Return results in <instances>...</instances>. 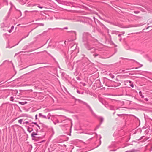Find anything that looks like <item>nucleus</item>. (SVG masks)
<instances>
[{
    "label": "nucleus",
    "instance_id": "1",
    "mask_svg": "<svg viewBox=\"0 0 152 152\" xmlns=\"http://www.w3.org/2000/svg\"><path fill=\"white\" fill-rule=\"evenodd\" d=\"M82 41L84 42L85 47L88 50H91L94 48V45L88 42V41L91 37L90 34L88 32H84L83 35Z\"/></svg>",
    "mask_w": 152,
    "mask_h": 152
},
{
    "label": "nucleus",
    "instance_id": "2",
    "mask_svg": "<svg viewBox=\"0 0 152 152\" xmlns=\"http://www.w3.org/2000/svg\"><path fill=\"white\" fill-rule=\"evenodd\" d=\"M97 22L99 23V25L101 26L102 28H104L106 29L107 30V33H109V30L102 23H101L99 21L98 19H96Z\"/></svg>",
    "mask_w": 152,
    "mask_h": 152
},
{
    "label": "nucleus",
    "instance_id": "3",
    "mask_svg": "<svg viewBox=\"0 0 152 152\" xmlns=\"http://www.w3.org/2000/svg\"><path fill=\"white\" fill-rule=\"evenodd\" d=\"M77 46V45H73L71 47V50L72 51L75 50L76 49Z\"/></svg>",
    "mask_w": 152,
    "mask_h": 152
},
{
    "label": "nucleus",
    "instance_id": "4",
    "mask_svg": "<svg viewBox=\"0 0 152 152\" xmlns=\"http://www.w3.org/2000/svg\"><path fill=\"white\" fill-rule=\"evenodd\" d=\"M29 35V33H28V34L26 36H25L23 37L19 41V42L17 44L11 47L10 48H12V47H13V46L17 45L23 39L26 38Z\"/></svg>",
    "mask_w": 152,
    "mask_h": 152
},
{
    "label": "nucleus",
    "instance_id": "5",
    "mask_svg": "<svg viewBox=\"0 0 152 152\" xmlns=\"http://www.w3.org/2000/svg\"><path fill=\"white\" fill-rule=\"evenodd\" d=\"M83 103L85 104L86 106L89 109L91 108V107L86 102H83Z\"/></svg>",
    "mask_w": 152,
    "mask_h": 152
},
{
    "label": "nucleus",
    "instance_id": "6",
    "mask_svg": "<svg viewBox=\"0 0 152 152\" xmlns=\"http://www.w3.org/2000/svg\"><path fill=\"white\" fill-rule=\"evenodd\" d=\"M83 103L85 104L86 106L89 109L91 108V107L86 102H83Z\"/></svg>",
    "mask_w": 152,
    "mask_h": 152
},
{
    "label": "nucleus",
    "instance_id": "7",
    "mask_svg": "<svg viewBox=\"0 0 152 152\" xmlns=\"http://www.w3.org/2000/svg\"><path fill=\"white\" fill-rule=\"evenodd\" d=\"M99 101L101 103H102V104L104 105L105 104H104V100H103V99H102V98H99Z\"/></svg>",
    "mask_w": 152,
    "mask_h": 152
},
{
    "label": "nucleus",
    "instance_id": "8",
    "mask_svg": "<svg viewBox=\"0 0 152 152\" xmlns=\"http://www.w3.org/2000/svg\"><path fill=\"white\" fill-rule=\"evenodd\" d=\"M32 137V140H34L35 141H38V139L37 140V137L35 136V135L34 136V137Z\"/></svg>",
    "mask_w": 152,
    "mask_h": 152
},
{
    "label": "nucleus",
    "instance_id": "9",
    "mask_svg": "<svg viewBox=\"0 0 152 152\" xmlns=\"http://www.w3.org/2000/svg\"><path fill=\"white\" fill-rule=\"evenodd\" d=\"M119 32L118 31H113L112 32V34H117L118 33H119Z\"/></svg>",
    "mask_w": 152,
    "mask_h": 152
},
{
    "label": "nucleus",
    "instance_id": "10",
    "mask_svg": "<svg viewBox=\"0 0 152 152\" xmlns=\"http://www.w3.org/2000/svg\"><path fill=\"white\" fill-rule=\"evenodd\" d=\"M27 102H19V103L20 104H22V105H23L25 104H26L27 103Z\"/></svg>",
    "mask_w": 152,
    "mask_h": 152
},
{
    "label": "nucleus",
    "instance_id": "11",
    "mask_svg": "<svg viewBox=\"0 0 152 152\" xmlns=\"http://www.w3.org/2000/svg\"><path fill=\"white\" fill-rule=\"evenodd\" d=\"M137 151V150L134 149H132L131 150L125 152H135Z\"/></svg>",
    "mask_w": 152,
    "mask_h": 152
},
{
    "label": "nucleus",
    "instance_id": "12",
    "mask_svg": "<svg viewBox=\"0 0 152 152\" xmlns=\"http://www.w3.org/2000/svg\"><path fill=\"white\" fill-rule=\"evenodd\" d=\"M99 119L100 120V124H101L103 122V120H104V118L102 117H100L99 118Z\"/></svg>",
    "mask_w": 152,
    "mask_h": 152
},
{
    "label": "nucleus",
    "instance_id": "13",
    "mask_svg": "<svg viewBox=\"0 0 152 152\" xmlns=\"http://www.w3.org/2000/svg\"><path fill=\"white\" fill-rule=\"evenodd\" d=\"M37 139L38 140L37 141H40L41 139H42V138H43V137H42V136H41V137H37Z\"/></svg>",
    "mask_w": 152,
    "mask_h": 152
},
{
    "label": "nucleus",
    "instance_id": "14",
    "mask_svg": "<svg viewBox=\"0 0 152 152\" xmlns=\"http://www.w3.org/2000/svg\"><path fill=\"white\" fill-rule=\"evenodd\" d=\"M37 134L36 133H35V132H34L31 134V137H34V135H37Z\"/></svg>",
    "mask_w": 152,
    "mask_h": 152
},
{
    "label": "nucleus",
    "instance_id": "15",
    "mask_svg": "<svg viewBox=\"0 0 152 152\" xmlns=\"http://www.w3.org/2000/svg\"><path fill=\"white\" fill-rule=\"evenodd\" d=\"M139 94L140 96H141L142 98H144V96L142 95L141 91H140L139 92Z\"/></svg>",
    "mask_w": 152,
    "mask_h": 152
},
{
    "label": "nucleus",
    "instance_id": "16",
    "mask_svg": "<svg viewBox=\"0 0 152 152\" xmlns=\"http://www.w3.org/2000/svg\"><path fill=\"white\" fill-rule=\"evenodd\" d=\"M121 85L120 83H116L115 84V86L116 87L118 86Z\"/></svg>",
    "mask_w": 152,
    "mask_h": 152
},
{
    "label": "nucleus",
    "instance_id": "17",
    "mask_svg": "<svg viewBox=\"0 0 152 152\" xmlns=\"http://www.w3.org/2000/svg\"><path fill=\"white\" fill-rule=\"evenodd\" d=\"M38 12V11H37V10L32 11H28L26 10L25 11V12L26 13V12Z\"/></svg>",
    "mask_w": 152,
    "mask_h": 152
},
{
    "label": "nucleus",
    "instance_id": "18",
    "mask_svg": "<svg viewBox=\"0 0 152 152\" xmlns=\"http://www.w3.org/2000/svg\"><path fill=\"white\" fill-rule=\"evenodd\" d=\"M32 124H35V125H36L37 126H38V127L39 128V129H40V126H39V125L38 124H37V122H32Z\"/></svg>",
    "mask_w": 152,
    "mask_h": 152
},
{
    "label": "nucleus",
    "instance_id": "19",
    "mask_svg": "<svg viewBox=\"0 0 152 152\" xmlns=\"http://www.w3.org/2000/svg\"><path fill=\"white\" fill-rule=\"evenodd\" d=\"M75 100H77L78 101H79V102L80 103H83V102H84V101H83L79 99H75Z\"/></svg>",
    "mask_w": 152,
    "mask_h": 152
},
{
    "label": "nucleus",
    "instance_id": "20",
    "mask_svg": "<svg viewBox=\"0 0 152 152\" xmlns=\"http://www.w3.org/2000/svg\"><path fill=\"white\" fill-rule=\"evenodd\" d=\"M14 97L13 96H11L10 98V100L11 101H14Z\"/></svg>",
    "mask_w": 152,
    "mask_h": 152
},
{
    "label": "nucleus",
    "instance_id": "21",
    "mask_svg": "<svg viewBox=\"0 0 152 152\" xmlns=\"http://www.w3.org/2000/svg\"><path fill=\"white\" fill-rule=\"evenodd\" d=\"M29 45H26L24 47V49L23 50H26V49L28 48L29 47Z\"/></svg>",
    "mask_w": 152,
    "mask_h": 152
},
{
    "label": "nucleus",
    "instance_id": "22",
    "mask_svg": "<svg viewBox=\"0 0 152 152\" xmlns=\"http://www.w3.org/2000/svg\"><path fill=\"white\" fill-rule=\"evenodd\" d=\"M23 119H20L18 121V122L19 123H20V124H21L22 123V122L23 121Z\"/></svg>",
    "mask_w": 152,
    "mask_h": 152
},
{
    "label": "nucleus",
    "instance_id": "23",
    "mask_svg": "<svg viewBox=\"0 0 152 152\" xmlns=\"http://www.w3.org/2000/svg\"><path fill=\"white\" fill-rule=\"evenodd\" d=\"M126 59L128 60H132V61H134L136 62L137 63H138V62L132 59Z\"/></svg>",
    "mask_w": 152,
    "mask_h": 152
},
{
    "label": "nucleus",
    "instance_id": "24",
    "mask_svg": "<svg viewBox=\"0 0 152 152\" xmlns=\"http://www.w3.org/2000/svg\"><path fill=\"white\" fill-rule=\"evenodd\" d=\"M93 55L94 56V57H96V56H99V54H96V53H95V54H94Z\"/></svg>",
    "mask_w": 152,
    "mask_h": 152
},
{
    "label": "nucleus",
    "instance_id": "25",
    "mask_svg": "<svg viewBox=\"0 0 152 152\" xmlns=\"http://www.w3.org/2000/svg\"><path fill=\"white\" fill-rule=\"evenodd\" d=\"M134 12L135 14H138L140 12L138 11H135Z\"/></svg>",
    "mask_w": 152,
    "mask_h": 152
},
{
    "label": "nucleus",
    "instance_id": "26",
    "mask_svg": "<svg viewBox=\"0 0 152 152\" xmlns=\"http://www.w3.org/2000/svg\"><path fill=\"white\" fill-rule=\"evenodd\" d=\"M30 129V128L29 127H28L27 128V130L29 133H30L31 132V131H30L29 130Z\"/></svg>",
    "mask_w": 152,
    "mask_h": 152
},
{
    "label": "nucleus",
    "instance_id": "27",
    "mask_svg": "<svg viewBox=\"0 0 152 152\" xmlns=\"http://www.w3.org/2000/svg\"><path fill=\"white\" fill-rule=\"evenodd\" d=\"M38 24L39 26H43L44 25V24L42 23H38Z\"/></svg>",
    "mask_w": 152,
    "mask_h": 152
},
{
    "label": "nucleus",
    "instance_id": "28",
    "mask_svg": "<svg viewBox=\"0 0 152 152\" xmlns=\"http://www.w3.org/2000/svg\"><path fill=\"white\" fill-rule=\"evenodd\" d=\"M89 110H90V111L91 112V113L92 114H93L94 113V112H93L92 109H91V107L89 109Z\"/></svg>",
    "mask_w": 152,
    "mask_h": 152
},
{
    "label": "nucleus",
    "instance_id": "29",
    "mask_svg": "<svg viewBox=\"0 0 152 152\" xmlns=\"http://www.w3.org/2000/svg\"><path fill=\"white\" fill-rule=\"evenodd\" d=\"M89 110H90V111L91 112V113L92 114H93L94 113V112H93L92 109H91V107L89 109Z\"/></svg>",
    "mask_w": 152,
    "mask_h": 152
},
{
    "label": "nucleus",
    "instance_id": "30",
    "mask_svg": "<svg viewBox=\"0 0 152 152\" xmlns=\"http://www.w3.org/2000/svg\"><path fill=\"white\" fill-rule=\"evenodd\" d=\"M71 32H72V33H74L75 34V35H76V33L75 31H70Z\"/></svg>",
    "mask_w": 152,
    "mask_h": 152
},
{
    "label": "nucleus",
    "instance_id": "31",
    "mask_svg": "<svg viewBox=\"0 0 152 152\" xmlns=\"http://www.w3.org/2000/svg\"><path fill=\"white\" fill-rule=\"evenodd\" d=\"M125 70H120L119 71H120V73H122V72H125Z\"/></svg>",
    "mask_w": 152,
    "mask_h": 152
},
{
    "label": "nucleus",
    "instance_id": "32",
    "mask_svg": "<svg viewBox=\"0 0 152 152\" xmlns=\"http://www.w3.org/2000/svg\"><path fill=\"white\" fill-rule=\"evenodd\" d=\"M39 116L40 117H42V116H43V115H42V114L41 113H39Z\"/></svg>",
    "mask_w": 152,
    "mask_h": 152
},
{
    "label": "nucleus",
    "instance_id": "33",
    "mask_svg": "<svg viewBox=\"0 0 152 152\" xmlns=\"http://www.w3.org/2000/svg\"><path fill=\"white\" fill-rule=\"evenodd\" d=\"M110 108L111 110H113V107L112 106H110Z\"/></svg>",
    "mask_w": 152,
    "mask_h": 152
},
{
    "label": "nucleus",
    "instance_id": "34",
    "mask_svg": "<svg viewBox=\"0 0 152 152\" xmlns=\"http://www.w3.org/2000/svg\"><path fill=\"white\" fill-rule=\"evenodd\" d=\"M29 123V122L28 121H26V122H24L23 123V124H28Z\"/></svg>",
    "mask_w": 152,
    "mask_h": 152
},
{
    "label": "nucleus",
    "instance_id": "35",
    "mask_svg": "<svg viewBox=\"0 0 152 152\" xmlns=\"http://www.w3.org/2000/svg\"><path fill=\"white\" fill-rule=\"evenodd\" d=\"M77 92L79 94H81V92L80 91H79L78 90H77Z\"/></svg>",
    "mask_w": 152,
    "mask_h": 152
},
{
    "label": "nucleus",
    "instance_id": "36",
    "mask_svg": "<svg viewBox=\"0 0 152 152\" xmlns=\"http://www.w3.org/2000/svg\"><path fill=\"white\" fill-rule=\"evenodd\" d=\"M38 7L40 8H41V9H42L43 8V7H42V6H40L39 5L38 6Z\"/></svg>",
    "mask_w": 152,
    "mask_h": 152
},
{
    "label": "nucleus",
    "instance_id": "37",
    "mask_svg": "<svg viewBox=\"0 0 152 152\" xmlns=\"http://www.w3.org/2000/svg\"><path fill=\"white\" fill-rule=\"evenodd\" d=\"M130 86L132 88H133L134 87V85L133 83L131 84Z\"/></svg>",
    "mask_w": 152,
    "mask_h": 152
},
{
    "label": "nucleus",
    "instance_id": "38",
    "mask_svg": "<svg viewBox=\"0 0 152 152\" xmlns=\"http://www.w3.org/2000/svg\"><path fill=\"white\" fill-rule=\"evenodd\" d=\"M42 117L44 118H47V116H46L45 115H43V116H42Z\"/></svg>",
    "mask_w": 152,
    "mask_h": 152
},
{
    "label": "nucleus",
    "instance_id": "39",
    "mask_svg": "<svg viewBox=\"0 0 152 152\" xmlns=\"http://www.w3.org/2000/svg\"><path fill=\"white\" fill-rule=\"evenodd\" d=\"M99 18L103 20H104V21H106V20H105L104 19H103L102 18H101L100 16H99Z\"/></svg>",
    "mask_w": 152,
    "mask_h": 152
},
{
    "label": "nucleus",
    "instance_id": "40",
    "mask_svg": "<svg viewBox=\"0 0 152 152\" xmlns=\"http://www.w3.org/2000/svg\"><path fill=\"white\" fill-rule=\"evenodd\" d=\"M93 19H94V21H95V23H96V21H95V20H96V19H95V17H94H94H93Z\"/></svg>",
    "mask_w": 152,
    "mask_h": 152
},
{
    "label": "nucleus",
    "instance_id": "41",
    "mask_svg": "<svg viewBox=\"0 0 152 152\" xmlns=\"http://www.w3.org/2000/svg\"><path fill=\"white\" fill-rule=\"evenodd\" d=\"M37 115L36 114L35 116V119H37Z\"/></svg>",
    "mask_w": 152,
    "mask_h": 152
},
{
    "label": "nucleus",
    "instance_id": "42",
    "mask_svg": "<svg viewBox=\"0 0 152 152\" xmlns=\"http://www.w3.org/2000/svg\"><path fill=\"white\" fill-rule=\"evenodd\" d=\"M8 31L10 33H11L12 31V30L11 29H10L8 30Z\"/></svg>",
    "mask_w": 152,
    "mask_h": 152
},
{
    "label": "nucleus",
    "instance_id": "43",
    "mask_svg": "<svg viewBox=\"0 0 152 152\" xmlns=\"http://www.w3.org/2000/svg\"><path fill=\"white\" fill-rule=\"evenodd\" d=\"M128 82H129V83H130V84H131V83H132V81H130V80H129V81H127V83H128Z\"/></svg>",
    "mask_w": 152,
    "mask_h": 152
},
{
    "label": "nucleus",
    "instance_id": "44",
    "mask_svg": "<svg viewBox=\"0 0 152 152\" xmlns=\"http://www.w3.org/2000/svg\"><path fill=\"white\" fill-rule=\"evenodd\" d=\"M14 28V27L13 26H12L11 27V29L12 30Z\"/></svg>",
    "mask_w": 152,
    "mask_h": 152
},
{
    "label": "nucleus",
    "instance_id": "45",
    "mask_svg": "<svg viewBox=\"0 0 152 152\" xmlns=\"http://www.w3.org/2000/svg\"><path fill=\"white\" fill-rule=\"evenodd\" d=\"M121 33H122V34H121L122 35H123L125 33V32L124 31L122 32Z\"/></svg>",
    "mask_w": 152,
    "mask_h": 152
},
{
    "label": "nucleus",
    "instance_id": "46",
    "mask_svg": "<svg viewBox=\"0 0 152 152\" xmlns=\"http://www.w3.org/2000/svg\"><path fill=\"white\" fill-rule=\"evenodd\" d=\"M77 79L78 80H80V77H77Z\"/></svg>",
    "mask_w": 152,
    "mask_h": 152
},
{
    "label": "nucleus",
    "instance_id": "47",
    "mask_svg": "<svg viewBox=\"0 0 152 152\" xmlns=\"http://www.w3.org/2000/svg\"><path fill=\"white\" fill-rule=\"evenodd\" d=\"M64 29H68V27H64Z\"/></svg>",
    "mask_w": 152,
    "mask_h": 152
},
{
    "label": "nucleus",
    "instance_id": "48",
    "mask_svg": "<svg viewBox=\"0 0 152 152\" xmlns=\"http://www.w3.org/2000/svg\"><path fill=\"white\" fill-rule=\"evenodd\" d=\"M111 77L112 78H113L114 77V75H112L111 76Z\"/></svg>",
    "mask_w": 152,
    "mask_h": 152
},
{
    "label": "nucleus",
    "instance_id": "49",
    "mask_svg": "<svg viewBox=\"0 0 152 152\" xmlns=\"http://www.w3.org/2000/svg\"><path fill=\"white\" fill-rule=\"evenodd\" d=\"M121 35H122V34H119L118 35V36L120 37Z\"/></svg>",
    "mask_w": 152,
    "mask_h": 152
},
{
    "label": "nucleus",
    "instance_id": "50",
    "mask_svg": "<svg viewBox=\"0 0 152 152\" xmlns=\"http://www.w3.org/2000/svg\"><path fill=\"white\" fill-rule=\"evenodd\" d=\"M34 28H33L32 29L31 31H30L28 33H30V32H31L33 30Z\"/></svg>",
    "mask_w": 152,
    "mask_h": 152
},
{
    "label": "nucleus",
    "instance_id": "51",
    "mask_svg": "<svg viewBox=\"0 0 152 152\" xmlns=\"http://www.w3.org/2000/svg\"><path fill=\"white\" fill-rule=\"evenodd\" d=\"M100 126V125H99V126H97V127H96V128H97V129Z\"/></svg>",
    "mask_w": 152,
    "mask_h": 152
},
{
    "label": "nucleus",
    "instance_id": "52",
    "mask_svg": "<svg viewBox=\"0 0 152 152\" xmlns=\"http://www.w3.org/2000/svg\"><path fill=\"white\" fill-rule=\"evenodd\" d=\"M1 25L2 26H4V23H2L1 24Z\"/></svg>",
    "mask_w": 152,
    "mask_h": 152
},
{
    "label": "nucleus",
    "instance_id": "53",
    "mask_svg": "<svg viewBox=\"0 0 152 152\" xmlns=\"http://www.w3.org/2000/svg\"><path fill=\"white\" fill-rule=\"evenodd\" d=\"M150 27H151V26H148V27H147L146 28V29H148Z\"/></svg>",
    "mask_w": 152,
    "mask_h": 152
},
{
    "label": "nucleus",
    "instance_id": "54",
    "mask_svg": "<svg viewBox=\"0 0 152 152\" xmlns=\"http://www.w3.org/2000/svg\"><path fill=\"white\" fill-rule=\"evenodd\" d=\"M66 126V125H61L60 126Z\"/></svg>",
    "mask_w": 152,
    "mask_h": 152
},
{
    "label": "nucleus",
    "instance_id": "55",
    "mask_svg": "<svg viewBox=\"0 0 152 152\" xmlns=\"http://www.w3.org/2000/svg\"><path fill=\"white\" fill-rule=\"evenodd\" d=\"M119 41H121V40H122V38H120L119 39Z\"/></svg>",
    "mask_w": 152,
    "mask_h": 152
},
{
    "label": "nucleus",
    "instance_id": "56",
    "mask_svg": "<svg viewBox=\"0 0 152 152\" xmlns=\"http://www.w3.org/2000/svg\"><path fill=\"white\" fill-rule=\"evenodd\" d=\"M118 116H120L121 115V114H117V115Z\"/></svg>",
    "mask_w": 152,
    "mask_h": 152
},
{
    "label": "nucleus",
    "instance_id": "57",
    "mask_svg": "<svg viewBox=\"0 0 152 152\" xmlns=\"http://www.w3.org/2000/svg\"><path fill=\"white\" fill-rule=\"evenodd\" d=\"M84 92H82L81 93V94H84Z\"/></svg>",
    "mask_w": 152,
    "mask_h": 152
},
{
    "label": "nucleus",
    "instance_id": "58",
    "mask_svg": "<svg viewBox=\"0 0 152 152\" xmlns=\"http://www.w3.org/2000/svg\"><path fill=\"white\" fill-rule=\"evenodd\" d=\"M19 11L20 12V16H21V12L20 11Z\"/></svg>",
    "mask_w": 152,
    "mask_h": 152
},
{
    "label": "nucleus",
    "instance_id": "59",
    "mask_svg": "<svg viewBox=\"0 0 152 152\" xmlns=\"http://www.w3.org/2000/svg\"><path fill=\"white\" fill-rule=\"evenodd\" d=\"M53 123L55 125L56 124V123L55 122H53Z\"/></svg>",
    "mask_w": 152,
    "mask_h": 152
},
{
    "label": "nucleus",
    "instance_id": "60",
    "mask_svg": "<svg viewBox=\"0 0 152 152\" xmlns=\"http://www.w3.org/2000/svg\"><path fill=\"white\" fill-rule=\"evenodd\" d=\"M47 118H48V119H50V116H49V117H48H48Z\"/></svg>",
    "mask_w": 152,
    "mask_h": 152
},
{
    "label": "nucleus",
    "instance_id": "61",
    "mask_svg": "<svg viewBox=\"0 0 152 152\" xmlns=\"http://www.w3.org/2000/svg\"><path fill=\"white\" fill-rule=\"evenodd\" d=\"M44 141V140H42L40 142H42Z\"/></svg>",
    "mask_w": 152,
    "mask_h": 152
},
{
    "label": "nucleus",
    "instance_id": "62",
    "mask_svg": "<svg viewBox=\"0 0 152 152\" xmlns=\"http://www.w3.org/2000/svg\"><path fill=\"white\" fill-rule=\"evenodd\" d=\"M145 100H146V101H148V99H145Z\"/></svg>",
    "mask_w": 152,
    "mask_h": 152
},
{
    "label": "nucleus",
    "instance_id": "63",
    "mask_svg": "<svg viewBox=\"0 0 152 152\" xmlns=\"http://www.w3.org/2000/svg\"><path fill=\"white\" fill-rule=\"evenodd\" d=\"M10 4L12 6V3L11 2H10Z\"/></svg>",
    "mask_w": 152,
    "mask_h": 152
},
{
    "label": "nucleus",
    "instance_id": "64",
    "mask_svg": "<svg viewBox=\"0 0 152 152\" xmlns=\"http://www.w3.org/2000/svg\"><path fill=\"white\" fill-rule=\"evenodd\" d=\"M94 51H96V49H94Z\"/></svg>",
    "mask_w": 152,
    "mask_h": 152
}]
</instances>
